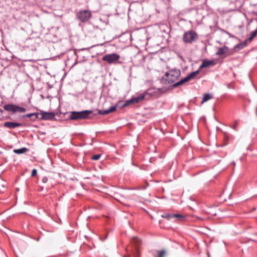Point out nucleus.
<instances>
[{"label": "nucleus", "mask_w": 257, "mask_h": 257, "mask_svg": "<svg viewBox=\"0 0 257 257\" xmlns=\"http://www.w3.org/2000/svg\"><path fill=\"white\" fill-rule=\"evenodd\" d=\"M116 110V106H111L110 107L109 109L105 110H99L98 112V114L101 115H105L107 114L110 112H113Z\"/></svg>", "instance_id": "obj_11"}, {"label": "nucleus", "mask_w": 257, "mask_h": 257, "mask_svg": "<svg viewBox=\"0 0 257 257\" xmlns=\"http://www.w3.org/2000/svg\"><path fill=\"white\" fill-rule=\"evenodd\" d=\"M28 150L26 148H22L19 149H15L13 150V152L17 154H21L26 153Z\"/></svg>", "instance_id": "obj_15"}, {"label": "nucleus", "mask_w": 257, "mask_h": 257, "mask_svg": "<svg viewBox=\"0 0 257 257\" xmlns=\"http://www.w3.org/2000/svg\"><path fill=\"white\" fill-rule=\"evenodd\" d=\"M37 171L36 169H34L32 171L31 176L34 177L37 175Z\"/></svg>", "instance_id": "obj_24"}, {"label": "nucleus", "mask_w": 257, "mask_h": 257, "mask_svg": "<svg viewBox=\"0 0 257 257\" xmlns=\"http://www.w3.org/2000/svg\"><path fill=\"white\" fill-rule=\"evenodd\" d=\"M48 181V178L47 177H44L42 179V181L43 183H46Z\"/></svg>", "instance_id": "obj_26"}, {"label": "nucleus", "mask_w": 257, "mask_h": 257, "mask_svg": "<svg viewBox=\"0 0 257 257\" xmlns=\"http://www.w3.org/2000/svg\"><path fill=\"white\" fill-rule=\"evenodd\" d=\"M225 138H226V139H227V140H228V139H229L227 135H226V136H225Z\"/></svg>", "instance_id": "obj_27"}, {"label": "nucleus", "mask_w": 257, "mask_h": 257, "mask_svg": "<svg viewBox=\"0 0 257 257\" xmlns=\"http://www.w3.org/2000/svg\"><path fill=\"white\" fill-rule=\"evenodd\" d=\"M157 256L156 257H164L166 254V251L165 250H161L157 251Z\"/></svg>", "instance_id": "obj_20"}, {"label": "nucleus", "mask_w": 257, "mask_h": 257, "mask_svg": "<svg viewBox=\"0 0 257 257\" xmlns=\"http://www.w3.org/2000/svg\"><path fill=\"white\" fill-rule=\"evenodd\" d=\"M212 98L213 96L211 94L209 93H206L203 95V99L201 103H203Z\"/></svg>", "instance_id": "obj_18"}, {"label": "nucleus", "mask_w": 257, "mask_h": 257, "mask_svg": "<svg viewBox=\"0 0 257 257\" xmlns=\"http://www.w3.org/2000/svg\"><path fill=\"white\" fill-rule=\"evenodd\" d=\"M130 104L127 103V100H126L125 102H123L122 101H120L118 102L117 103H116L114 106H116V109L117 108H119L120 109L123 108V107L129 105Z\"/></svg>", "instance_id": "obj_14"}, {"label": "nucleus", "mask_w": 257, "mask_h": 257, "mask_svg": "<svg viewBox=\"0 0 257 257\" xmlns=\"http://www.w3.org/2000/svg\"><path fill=\"white\" fill-rule=\"evenodd\" d=\"M40 114L41 115L40 119L42 120H52L55 116V114L53 112H48L44 111H42Z\"/></svg>", "instance_id": "obj_8"}, {"label": "nucleus", "mask_w": 257, "mask_h": 257, "mask_svg": "<svg viewBox=\"0 0 257 257\" xmlns=\"http://www.w3.org/2000/svg\"><path fill=\"white\" fill-rule=\"evenodd\" d=\"M162 217L165 218L170 220L173 218V213H165L162 215Z\"/></svg>", "instance_id": "obj_19"}, {"label": "nucleus", "mask_w": 257, "mask_h": 257, "mask_svg": "<svg viewBox=\"0 0 257 257\" xmlns=\"http://www.w3.org/2000/svg\"><path fill=\"white\" fill-rule=\"evenodd\" d=\"M1 110V112L3 113V111L2 110Z\"/></svg>", "instance_id": "obj_28"}, {"label": "nucleus", "mask_w": 257, "mask_h": 257, "mask_svg": "<svg viewBox=\"0 0 257 257\" xmlns=\"http://www.w3.org/2000/svg\"><path fill=\"white\" fill-rule=\"evenodd\" d=\"M237 121H235L234 122V125L232 126V128L234 130H236V127L237 126Z\"/></svg>", "instance_id": "obj_25"}, {"label": "nucleus", "mask_w": 257, "mask_h": 257, "mask_svg": "<svg viewBox=\"0 0 257 257\" xmlns=\"http://www.w3.org/2000/svg\"><path fill=\"white\" fill-rule=\"evenodd\" d=\"M131 243L135 246V251L136 253L134 254L135 257H139V246L141 244V240L137 237H134L131 240Z\"/></svg>", "instance_id": "obj_7"}, {"label": "nucleus", "mask_w": 257, "mask_h": 257, "mask_svg": "<svg viewBox=\"0 0 257 257\" xmlns=\"http://www.w3.org/2000/svg\"><path fill=\"white\" fill-rule=\"evenodd\" d=\"M228 51V48L227 46H224L221 48H219L217 52L216 53V55L217 56H221L226 53Z\"/></svg>", "instance_id": "obj_12"}, {"label": "nucleus", "mask_w": 257, "mask_h": 257, "mask_svg": "<svg viewBox=\"0 0 257 257\" xmlns=\"http://www.w3.org/2000/svg\"><path fill=\"white\" fill-rule=\"evenodd\" d=\"M145 98V94H141L139 96L137 97H133L131 99L127 100V103H129L130 105L135 103H137L140 102H141Z\"/></svg>", "instance_id": "obj_9"}, {"label": "nucleus", "mask_w": 257, "mask_h": 257, "mask_svg": "<svg viewBox=\"0 0 257 257\" xmlns=\"http://www.w3.org/2000/svg\"><path fill=\"white\" fill-rule=\"evenodd\" d=\"M199 72V70L194 71L189 74L186 77L181 79L177 82L174 83L180 77L181 71L179 69H172L165 73V75L162 78V83L165 84H171L173 83V87L176 88L192 79Z\"/></svg>", "instance_id": "obj_1"}, {"label": "nucleus", "mask_w": 257, "mask_h": 257, "mask_svg": "<svg viewBox=\"0 0 257 257\" xmlns=\"http://www.w3.org/2000/svg\"><path fill=\"white\" fill-rule=\"evenodd\" d=\"M100 157H101L100 154H96V155H93L91 159L93 160H98L100 159Z\"/></svg>", "instance_id": "obj_23"}, {"label": "nucleus", "mask_w": 257, "mask_h": 257, "mask_svg": "<svg viewBox=\"0 0 257 257\" xmlns=\"http://www.w3.org/2000/svg\"><path fill=\"white\" fill-rule=\"evenodd\" d=\"M183 38L186 43H192L196 41L198 39V37L196 32L189 31L184 33Z\"/></svg>", "instance_id": "obj_5"}, {"label": "nucleus", "mask_w": 257, "mask_h": 257, "mask_svg": "<svg viewBox=\"0 0 257 257\" xmlns=\"http://www.w3.org/2000/svg\"><path fill=\"white\" fill-rule=\"evenodd\" d=\"M76 17L81 22L85 23L91 18L92 14L88 10H81L77 13Z\"/></svg>", "instance_id": "obj_4"}, {"label": "nucleus", "mask_w": 257, "mask_h": 257, "mask_svg": "<svg viewBox=\"0 0 257 257\" xmlns=\"http://www.w3.org/2000/svg\"><path fill=\"white\" fill-rule=\"evenodd\" d=\"M38 113H32L29 114H27L24 116V117H32V119L34 120H36L37 118H38Z\"/></svg>", "instance_id": "obj_16"}, {"label": "nucleus", "mask_w": 257, "mask_h": 257, "mask_svg": "<svg viewBox=\"0 0 257 257\" xmlns=\"http://www.w3.org/2000/svg\"><path fill=\"white\" fill-rule=\"evenodd\" d=\"M3 107L5 110L11 112L13 113L16 112L24 113L26 111L25 108L13 104H6Z\"/></svg>", "instance_id": "obj_3"}, {"label": "nucleus", "mask_w": 257, "mask_h": 257, "mask_svg": "<svg viewBox=\"0 0 257 257\" xmlns=\"http://www.w3.org/2000/svg\"><path fill=\"white\" fill-rule=\"evenodd\" d=\"M119 58L120 56L118 54L116 53H111L104 55L102 58V60L106 62L109 64H111L117 63Z\"/></svg>", "instance_id": "obj_6"}, {"label": "nucleus", "mask_w": 257, "mask_h": 257, "mask_svg": "<svg viewBox=\"0 0 257 257\" xmlns=\"http://www.w3.org/2000/svg\"><path fill=\"white\" fill-rule=\"evenodd\" d=\"M246 45V42H244L243 44H238L235 46V48H238L239 49H242Z\"/></svg>", "instance_id": "obj_22"}, {"label": "nucleus", "mask_w": 257, "mask_h": 257, "mask_svg": "<svg viewBox=\"0 0 257 257\" xmlns=\"http://www.w3.org/2000/svg\"><path fill=\"white\" fill-rule=\"evenodd\" d=\"M22 123L15 122L6 121L4 123V126L7 128L14 129L17 127L21 126Z\"/></svg>", "instance_id": "obj_10"}, {"label": "nucleus", "mask_w": 257, "mask_h": 257, "mask_svg": "<svg viewBox=\"0 0 257 257\" xmlns=\"http://www.w3.org/2000/svg\"><path fill=\"white\" fill-rule=\"evenodd\" d=\"M91 110H84L82 111H72L69 115V118L72 120L85 119L89 114H91Z\"/></svg>", "instance_id": "obj_2"}, {"label": "nucleus", "mask_w": 257, "mask_h": 257, "mask_svg": "<svg viewBox=\"0 0 257 257\" xmlns=\"http://www.w3.org/2000/svg\"><path fill=\"white\" fill-rule=\"evenodd\" d=\"M173 218H176L178 221H183L185 219V216L180 214L173 213Z\"/></svg>", "instance_id": "obj_17"}, {"label": "nucleus", "mask_w": 257, "mask_h": 257, "mask_svg": "<svg viewBox=\"0 0 257 257\" xmlns=\"http://www.w3.org/2000/svg\"><path fill=\"white\" fill-rule=\"evenodd\" d=\"M214 65L213 60H203L202 64L200 66L199 69L207 67L210 65Z\"/></svg>", "instance_id": "obj_13"}, {"label": "nucleus", "mask_w": 257, "mask_h": 257, "mask_svg": "<svg viewBox=\"0 0 257 257\" xmlns=\"http://www.w3.org/2000/svg\"><path fill=\"white\" fill-rule=\"evenodd\" d=\"M256 34H257V29L255 31L252 32L251 36L250 37V38H248V40L249 41H251L252 39L256 36Z\"/></svg>", "instance_id": "obj_21"}]
</instances>
